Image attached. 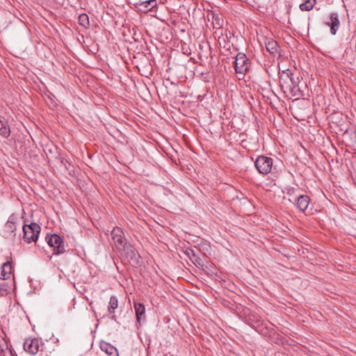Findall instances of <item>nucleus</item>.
<instances>
[{
  "instance_id": "f257e3e1",
  "label": "nucleus",
  "mask_w": 356,
  "mask_h": 356,
  "mask_svg": "<svg viewBox=\"0 0 356 356\" xmlns=\"http://www.w3.org/2000/svg\"><path fill=\"white\" fill-rule=\"evenodd\" d=\"M299 83V77L294 76V74L289 70L282 71L280 74V85L284 93H288L293 97L300 95Z\"/></svg>"
},
{
  "instance_id": "f03ea898",
  "label": "nucleus",
  "mask_w": 356,
  "mask_h": 356,
  "mask_svg": "<svg viewBox=\"0 0 356 356\" xmlns=\"http://www.w3.org/2000/svg\"><path fill=\"white\" fill-rule=\"evenodd\" d=\"M24 238L27 243L35 242L40 232V227L35 222L23 226Z\"/></svg>"
},
{
  "instance_id": "7ed1b4c3",
  "label": "nucleus",
  "mask_w": 356,
  "mask_h": 356,
  "mask_svg": "<svg viewBox=\"0 0 356 356\" xmlns=\"http://www.w3.org/2000/svg\"><path fill=\"white\" fill-rule=\"evenodd\" d=\"M254 165L259 173L267 175L272 169L273 159L265 156H259L256 159Z\"/></svg>"
},
{
  "instance_id": "20e7f679",
  "label": "nucleus",
  "mask_w": 356,
  "mask_h": 356,
  "mask_svg": "<svg viewBox=\"0 0 356 356\" xmlns=\"http://www.w3.org/2000/svg\"><path fill=\"white\" fill-rule=\"evenodd\" d=\"M250 66L249 60L245 54L239 53L236 55L235 59V71L238 74H245Z\"/></svg>"
},
{
  "instance_id": "39448f33",
  "label": "nucleus",
  "mask_w": 356,
  "mask_h": 356,
  "mask_svg": "<svg viewBox=\"0 0 356 356\" xmlns=\"http://www.w3.org/2000/svg\"><path fill=\"white\" fill-rule=\"evenodd\" d=\"M112 238L116 248L119 250H123L127 245V241L121 228L115 227L111 232Z\"/></svg>"
},
{
  "instance_id": "423d86ee",
  "label": "nucleus",
  "mask_w": 356,
  "mask_h": 356,
  "mask_svg": "<svg viewBox=\"0 0 356 356\" xmlns=\"http://www.w3.org/2000/svg\"><path fill=\"white\" fill-rule=\"evenodd\" d=\"M42 345V342L36 338H28L24 342V349L32 355H36Z\"/></svg>"
},
{
  "instance_id": "0eeeda50",
  "label": "nucleus",
  "mask_w": 356,
  "mask_h": 356,
  "mask_svg": "<svg viewBox=\"0 0 356 356\" xmlns=\"http://www.w3.org/2000/svg\"><path fill=\"white\" fill-rule=\"evenodd\" d=\"M47 243L49 246L54 248L55 254H59L65 251L63 240L57 234H53L47 238Z\"/></svg>"
},
{
  "instance_id": "6e6552de",
  "label": "nucleus",
  "mask_w": 356,
  "mask_h": 356,
  "mask_svg": "<svg viewBox=\"0 0 356 356\" xmlns=\"http://www.w3.org/2000/svg\"><path fill=\"white\" fill-rule=\"evenodd\" d=\"M156 5V0H139L138 2L136 3L138 9L143 13L151 10Z\"/></svg>"
},
{
  "instance_id": "1a4fd4ad",
  "label": "nucleus",
  "mask_w": 356,
  "mask_h": 356,
  "mask_svg": "<svg viewBox=\"0 0 356 356\" xmlns=\"http://www.w3.org/2000/svg\"><path fill=\"white\" fill-rule=\"evenodd\" d=\"M100 348L105 352L108 356H119L118 349L113 345L106 341L100 342Z\"/></svg>"
},
{
  "instance_id": "9d476101",
  "label": "nucleus",
  "mask_w": 356,
  "mask_h": 356,
  "mask_svg": "<svg viewBox=\"0 0 356 356\" xmlns=\"http://www.w3.org/2000/svg\"><path fill=\"white\" fill-rule=\"evenodd\" d=\"M266 50L272 55L275 56L279 53L280 47L277 42L273 39H267L265 42Z\"/></svg>"
},
{
  "instance_id": "9b49d317",
  "label": "nucleus",
  "mask_w": 356,
  "mask_h": 356,
  "mask_svg": "<svg viewBox=\"0 0 356 356\" xmlns=\"http://www.w3.org/2000/svg\"><path fill=\"white\" fill-rule=\"evenodd\" d=\"M13 267L10 261L4 263L2 266V270L0 274V279L6 280L10 277L12 274Z\"/></svg>"
},
{
  "instance_id": "f8f14e48",
  "label": "nucleus",
  "mask_w": 356,
  "mask_h": 356,
  "mask_svg": "<svg viewBox=\"0 0 356 356\" xmlns=\"http://www.w3.org/2000/svg\"><path fill=\"white\" fill-rule=\"evenodd\" d=\"M327 24L330 27V31L332 35H335L339 28V20L337 13H332L330 17V22Z\"/></svg>"
},
{
  "instance_id": "ddd939ff",
  "label": "nucleus",
  "mask_w": 356,
  "mask_h": 356,
  "mask_svg": "<svg viewBox=\"0 0 356 356\" xmlns=\"http://www.w3.org/2000/svg\"><path fill=\"white\" fill-rule=\"evenodd\" d=\"M294 200L297 201V207L301 211H304L307 209L309 202V198L307 195H300L297 199Z\"/></svg>"
},
{
  "instance_id": "4468645a",
  "label": "nucleus",
  "mask_w": 356,
  "mask_h": 356,
  "mask_svg": "<svg viewBox=\"0 0 356 356\" xmlns=\"http://www.w3.org/2000/svg\"><path fill=\"white\" fill-rule=\"evenodd\" d=\"M10 130L5 120L0 119V135L7 138L10 136Z\"/></svg>"
},
{
  "instance_id": "2eb2a0df",
  "label": "nucleus",
  "mask_w": 356,
  "mask_h": 356,
  "mask_svg": "<svg viewBox=\"0 0 356 356\" xmlns=\"http://www.w3.org/2000/svg\"><path fill=\"white\" fill-rule=\"evenodd\" d=\"M134 309H135V312H136L137 321L138 322H140L141 320L142 316L145 312V306L142 303L136 302H134Z\"/></svg>"
},
{
  "instance_id": "dca6fc26",
  "label": "nucleus",
  "mask_w": 356,
  "mask_h": 356,
  "mask_svg": "<svg viewBox=\"0 0 356 356\" xmlns=\"http://www.w3.org/2000/svg\"><path fill=\"white\" fill-rule=\"evenodd\" d=\"M315 3L316 0H307L300 5V9L302 11H309L314 8Z\"/></svg>"
},
{
  "instance_id": "f3484780",
  "label": "nucleus",
  "mask_w": 356,
  "mask_h": 356,
  "mask_svg": "<svg viewBox=\"0 0 356 356\" xmlns=\"http://www.w3.org/2000/svg\"><path fill=\"white\" fill-rule=\"evenodd\" d=\"M118 307V300L115 296H111L109 301V306L108 310L110 314H114L115 310Z\"/></svg>"
},
{
  "instance_id": "a211bd4d",
  "label": "nucleus",
  "mask_w": 356,
  "mask_h": 356,
  "mask_svg": "<svg viewBox=\"0 0 356 356\" xmlns=\"http://www.w3.org/2000/svg\"><path fill=\"white\" fill-rule=\"evenodd\" d=\"M79 23L80 25L86 27L88 25H89L88 16L85 13L81 14L79 16Z\"/></svg>"
},
{
  "instance_id": "6ab92c4d",
  "label": "nucleus",
  "mask_w": 356,
  "mask_h": 356,
  "mask_svg": "<svg viewBox=\"0 0 356 356\" xmlns=\"http://www.w3.org/2000/svg\"><path fill=\"white\" fill-rule=\"evenodd\" d=\"M9 287L6 282L0 283V297L5 296L8 293Z\"/></svg>"
},
{
  "instance_id": "aec40b11",
  "label": "nucleus",
  "mask_w": 356,
  "mask_h": 356,
  "mask_svg": "<svg viewBox=\"0 0 356 356\" xmlns=\"http://www.w3.org/2000/svg\"><path fill=\"white\" fill-rule=\"evenodd\" d=\"M5 228L8 231L14 232L16 229L15 223L10 220H8V222L5 225Z\"/></svg>"
}]
</instances>
